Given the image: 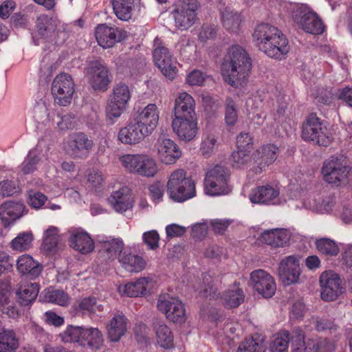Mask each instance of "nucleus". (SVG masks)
I'll return each mask as SVG.
<instances>
[{
	"label": "nucleus",
	"instance_id": "nucleus-1",
	"mask_svg": "<svg viewBox=\"0 0 352 352\" xmlns=\"http://www.w3.org/2000/svg\"><path fill=\"white\" fill-rule=\"evenodd\" d=\"M252 68V63L246 51L240 46L229 48L222 63L221 74L224 80L232 87L245 85Z\"/></svg>",
	"mask_w": 352,
	"mask_h": 352
},
{
	"label": "nucleus",
	"instance_id": "nucleus-2",
	"mask_svg": "<svg viewBox=\"0 0 352 352\" xmlns=\"http://www.w3.org/2000/svg\"><path fill=\"white\" fill-rule=\"evenodd\" d=\"M252 36L259 50L271 58L282 59L289 51V42L285 35L272 25H258Z\"/></svg>",
	"mask_w": 352,
	"mask_h": 352
},
{
	"label": "nucleus",
	"instance_id": "nucleus-3",
	"mask_svg": "<svg viewBox=\"0 0 352 352\" xmlns=\"http://www.w3.org/2000/svg\"><path fill=\"white\" fill-rule=\"evenodd\" d=\"M64 342H76L82 346H87L93 351L102 348L104 337L102 332L95 327L85 328L78 326H68L60 334Z\"/></svg>",
	"mask_w": 352,
	"mask_h": 352
},
{
	"label": "nucleus",
	"instance_id": "nucleus-4",
	"mask_svg": "<svg viewBox=\"0 0 352 352\" xmlns=\"http://www.w3.org/2000/svg\"><path fill=\"white\" fill-rule=\"evenodd\" d=\"M132 92L128 85L119 82L114 85L105 107L106 120L113 124L126 109Z\"/></svg>",
	"mask_w": 352,
	"mask_h": 352
},
{
	"label": "nucleus",
	"instance_id": "nucleus-5",
	"mask_svg": "<svg viewBox=\"0 0 352 352\" xmlns=\"http://www.w3.org/2000/svg\"><path fill=\"white\" fill-rule=\"evenodd\" d=\"M166 187L170 197L178 202H183L195 196V184L182 168L170 173Z\"/></svg>",
	"mask_w": 352,
	"mask_h": 352
},
{
	"label": "nucleus",
	"instance_id": "nucleus-6",
	"mask_svg": "<svg viewBox=\"0 0 352 352\" xmlns=\"http://www.w3.org/2000/svg\"><path fill=\"white\" fill-rule=\"evenodd\" d=\"M351 170L348 158L338 155L331 156L324 162L321 173L327 183L339 186L346 182Z\"/></svg>",
	"mask_w": 352,
	"mask_h": 352
},
{
	"label": "nucleus",
	"instance_id": "nucleus-7",
	"mask_svg": "<svg viewBox=\"0 0 352 352\" xmlns=\"http://www.w3.org/2000/svg\"><path fill=\"white\" fill-rule=\"evenodd\" d=\"M288 12L292 19L305 32L312 34H321L324 26L318 14L306 4L291 3Z\"/></svg>",
	"mask_w": 352,
	"mask_h": 352
},
{
	"label": "nucleus",
	"instance_id": "nucleus-8",
	"mask_svg": "<svg viewBox=\"0 0 352 352\" xmlns=\"http://www.w3.org/2000/svg\"><path fill=\"white\" fill-rule=\"evenodd\" d=\"M302 138L306 141L322 146H328L333 141L332 134L322 124L316 114H310L302 125Z\"/></svg>",
	"mask_w": 352,
	"mask_h": 352
},
{
	"label": "nucleus",
	"instance_id": "nucleus-9",
	"mask_svg": "<svg viewBox=\"0 0 352 352\" xmlns=\"http://www.w3.org/2000/svg\"><path fill=\"white\" fill-rule=\"evenodd\" d=\"M229 171L222 166L217 165L210 169L205 179L204 186L207 195L217 196L230 191L228 185Z\"/></svg>",
	"mask_w": 352,
	"mask_h": 352
},
{
	"label": "nucleus",
	"instance_id": "nucleus-10",
	"mask_svg": "<svg viewBox=\"0 0 352 352\" xmlns=\"http://www.w3.org/2000/svg\"><path fill=\"white\" fill-rule=\"evenodd\" d=\"M75 84L72 76L66 73L56 76L52 83V94L54 102L61 106L70 104L74 93Z\"/></svg>",
	"mask_w": 352,
	"mask_h": 352
},
{
	"label": "nucleus",
	"instance_id": "nucleus-11",
	"mask_svg": "<svg viewBox=\"0 0 352 352\" xmlns=\"http://www.w3.org/2000/svg\"><path fill=\"white\" fill-rule=\"evenodd\" d=\"M157 307L170 322L182 324L186 320L184 305L178 298L167 294L160 295Z\"/></svg>",
	"mask_w": 352,
	"mask_h": 352
},
{
	"label": "nucleus",
	"instance_id": "nucleus-12",
	"mask_svg": "<svg viewBox=\"0 0 352 352\" xmlns=\"http://www.w3.org/2000/svg\"><path fill=\"white\" fill-rule=\"evenodd\" d=\"M197 0H179L173 11L175 23L182 30L190 28L197 19Z\"/></svg>",
	"mask_w": 352,
	"mask_h": 352
},
{
	"label": "nucleus",
	"instance_id": "nucleus-13",
	"mask_svg": "<svg viewBox=\"0 0 352 352\" xmlns=\"http://www.w3.org/2000/svg\"><path fill=\"white\" fill-rule=\"evenodd\" d=\"M154 149L158 160L164 164H174L182 156V151L178 145L165 135H160L157 139Z\"/></svg>",
	"mask_w": 352,
	"mask_h": 352
},
{
	"label": "nucleus",
	"instance_id": "nucleus-14",
	"mask_svg": "<svg viewBox=\"0 0 352 352\" xmlns=\"http://www.w3.org/2000/svg\"><path fill=\"white\" fill-rule=\"evenodd\" d=\"M94 145L93 140L87 135L78 132L69 136L65 151L74 158L85 159L89 155Z\"/></svg>",
	"mask_w": 352,
	"mask_h": 352
},
{
	"label": "nucleus",
	"instance_id": "nucleus-15",
	"mask_svg": "<svg viewBox=\"0 0 352 352\" xmlns=\"http://www.w3.org/2000/svg\"><path fill=\"white\" fill-rule=\"evenodd\" d=\"M109 69L102 62H91L87 69V77L89 83L95 91H105L111 82L109 77Z\"/></svg>",
	"mask_w": 352,
	"mask_h": 352
},
{
	"label": "nucleus",
	"instance_id": "nucleus-16",
	"mask_svg": "<svg viewBox=\"0 0 352 352\" xmlns=\"http://www.w3.org/2000/svg\"><path fill=\"white\" fill-rule=\"evenodd\" d=\"M158 42L159 39L157 38L155 40V45L156 47L153 51L154 62L164 76L172 80L176 77L177 74L175 63L173 61L172 56L168 48L162 45L161 43H159V45L157 46Z\"/></svg>",
	"mask_w": 352,
	"mask_h": 352
},
{
	"label": "nucleus",
	"instance_id": "nucleus-17",
	"mask_svg": "<svg viewBox=\"0 0 352 352\" xmlns=\"http://www.w3.org/2000/svg\"><path fill=\"white\" fill-rule=\"evenodd\" d=\"M320 284L322 288L321 298L325 301H333L343 292L340 278L332 271L324 272L321 274Z\"/></svg>",
	"mask_w": 352,
	"mask_h": 352
},
{
	"label": "nucleus",
	"instance_id": "nucleus-18",
	"mask_svg": "<svg viewBox=\"0 0 352 352\" xmlns=\"http://www.w3.org/2000/svg\"><path fill=\"white\" fill-rule=\"evenodd\" d=\"M171 126L179 140L189 142L193 140L197 133V120L195 117L173 118Z\"/></svg>",
	"mask_w": 352,
	"mask_h": 352
},
{
	"label": "nucleus",
	"instance_id": "nucleus-19",
	"mask_svg": "<svg viewBox=\"0 0 352 352\" xmlns=\"http://www.w3.org/2000/svg\"><path fill=\"white\" fill-rule=\"evenodd\" d=\"M16 269L20 276L35 280L41 276L44 266L30 254H23L16 258Z\"/></svg>",
	"mask_w": 352,
	"mask_h": 352
},
{
	"label": "nucleus",
	"instance_id": "nucleus-20",
	"mask_svg": "<svg viewBox=\"0 0 352 352\" xmlns=\"http://www.w3.org/2000/svg\"><path fill=\"white\" fill-rule=\"evenodd\" d=\"M250 281L253 287L264 298L272 297L276 287L273 277L263 270H256L250 274Z\"/></svg>",
	"mask_w": 352,
	"mask_h": 352
},
{
	"label": "nucleus",
	"instance_id": "nucleus-21",
	"mask_svg": "<svg viewBox=\"0 0 352 352\" xmlns=\"http://www.w3.org/2000/svg\"><path fill=\"white\" fill-rule=\"evenodd\" d=\"M95 35L100 46L109 48L123 40L126 36V32L106 24H100L96 28Z\"/></svg>",
	"mask_w": 352,
	"mask_h": 352
},
{
	"label": "nucleus",
	"instance_id": "nucleus-22",
	"mask_svg": "<svg viewBox=\"0 0 352 352\" xmlns=\"http://www.w3.org/2000/svg\"><path fill=\"white\" fill-rule=\"evenodd\" d=\"M149 133L135 120L120 129L118 140L124 144L134 145L143 141Z\"/></svg>",
	"mask_w": 352,
	"mask_h": 352
},
{
	"label": "nucleus",
	"instance_id": "nucleus-23",
	"mask_svg": "<svg viewBox=\"0 0 352 352\" xmlns=\"http://www.w3.org/2000/svg\"><path fill=\"white\" fill-rule=\"evenodd\" d=\"M280 189L277 186L267 184L253 188L249 199L253 204H275L278 201Z\"/></svg>",
	"mask_w": 352,
	"mask_h": 352
},
{
	"label": "nucleus",
	"instance_id": "nucleus-24",
	"mask_svg": "<svg viewBox=\"0 0 352 352\" xmlns=\"http://www.w3.org/2000/svg\"><path fill=\"white\" fill-rule=\"evenodd\" d=\"M278 275L285 285L296 283L300 276V265L297 257L289 256L283 259L279 264Z\"/></svg>",
	"mask_w": 352,
	"mask_h": 352
},
{
	"label": "nucleus",
	"instance_id": "nucleus-25",
	"mask_svg": "<svg viewBox=\"0 0 352 352\" xmlns=\"http://www.w3.org/2000/svg\"><path fill=\"white\" fill-rule=\"evenodd\" d=\"M279 149L274 144H266L260 147L253 154V159L256 166L254 168L256 174H260L266 167L273 164L277 159Z\"/></svg>",
	"mask_w": 352,
	"mask_h": 352
},
{
	"label": "nucleus",
	"instance_id": "nucleus-26",
	"mask_svg": "<svg viewBox=\"0 0 352 352\" xmlns=\"http://www.w3.org/2000/svg\"><path fill=\"white\" fill-rule=\"evenodd\" d=\"M160 113L159 107L154 103H150L139 111L134 119L151 135L159 124Z\"/></svg>",
	"mask_w": 352,
	"mask_h": 352
},
{
	"label": "nucleus",
	"instance_id": "nucleus-27",
	"mask_svg": "<svg viewBox=\"0 0 352 352\" xmlns=\"http://www.w3.org/2000/svg\"><path fill=\"white\" fill-rule=\"evenodd\" d=\"M70 233V246L83 254H88L94 250V242L90 235L81 228H74Z\"/></svg>",
	"mask_w": 352,
	"mask_h": 352
},
{
	"label": "nucleus",
	"instance_id": "nucleus-28",
	"mask_svg": "<svg viewBox=\"0 0 352 352\" xmlns=\"http://www.w3.org/2000/svg\"><path fill=\"white\" fill-rule=\"evenodd\" d=\"M129 320L122 313H116L109 320L107 326L108 338L111 342H118L128 329Z\"/></svg>",
	"mask_w": 352,
	"mask_h": 352
},
{
	"label": "nucleus",
	"instance_id": "nucleus-29",
	"mask_svg": "<svg viewBox=\"0 0 352 352\" xmlns=\"http://www.w3.org/2000/svg\"><path fill=\"white\" fill-rule=\"evenodd\" d=\"M195 101L186 92H182L175 99L174 118L195 117Z\"/></svg>",
	"mask_w": 352,
	"mask_h": 352
},
{
	"label": "nucleus",
	"instance_id": "nucleus-30",
	"mask_svg": "<svg viewBox=\"0 0 352 352\" xmlns=\"http://www.w3.org/2000/svg\"><path fill=\"white\" fill-rule=\"evenodd\" d=\"M25 206L20 202L7 201L0 206V219L5 226H8L21 217Z\"/></svg>",
	"mask_w": 352,
	"mask_h": 352
},
{
	"label": "nucleus",
	"instance_id": "nucleus-31",
	"mask_svg": "<svg viewBox=\"0 0 352 352\" xmlns=\"http://www.w3.org/2000/svg\"><path fill=\"white\" fill-rule=\"evenodd\" d=\"M111 207L118 212H124L133 206V200L129 190L122 187L114 191L108 198Z\"/></svg>",
	"mask_w": 352,
	"mask_h": 352
},
{
	"label": "nucleus",
	"instance_id": "nucleus-32",
	"mask_svg": "<svg viewBox=\"0 0 352 352\" xmlns=\"http://www.w3.org/2000/svg\"><path fill=\"white\" fill-rule=\"evenodd\" d=\"M118 261L121 266L129 272H140L146 266L145 260L138 254H132L129 249L124 250L123 253L120 254Z\"/></svg>",
	"mask_w": 352,
	"mask_h": 352
},
{
	"label": "nucleus",
	"instance_id": "nucleus-33",
	"mask_svg": "<svg viewBox=\"0 0 352 352\" xmlns=\"http://www.w3.org/2000/svg\"><path fill=\"white\" fill-rule=\"evenodd\" d=\"M124 243L120 238H115L111 240L106 241L102 243L99 253L105 260L113 261L118 259L120 254L123 253Z\"/></svg>",
	"mask_w": 352,
	"mask_h": 352
},
{
	"label": "nucleus",
	"instance_id": "nucleus-34",
	"mask_svg": "<svg viewBox=\"0 0 352 352\" xmlns=\"http://www.w3.org/2000/svg\"><path fill=\"white\" fill-rule=\"evenodd\" d=\"M39 289L40 286L37 283L20 284L16 292L19 303L23 306L30 305L38 296Z\"/></svg>",
	"mask_w": 352,
	"mask_h": 352
},
{
	"label": "nucleus",
	"instance_id": "nucleus-35",
	"mask_svg": "<svg viewBox=\"0 0 352 352\" xmlns=\"http://www.w3.org/2000/svg\"><path fill=\"white\" fill-rule=\"evenodd\" d=\"M262 241L274 248L286 245L290 239L289 232L284 229L264 231L261 236Z\"/></svg>",
	"mask_w": 352,
	"mask_h": 352
},
{
	"label": "nucleus",
	"instance_id": "nucleus-36",
	"mask_svg": "<svg viewBox=\"0 0 352 352\" xmlns=\"http://www.w3.org/2000/svg\"><path fill=\"white\" fill-rule=\"evenodd\" d=\"M148 282L149 278H140L135 281L120 285L118 287V291L120 294L129 297L144 296L146 294Z\"/></svg>",
	"mask_w": 352,
	"mask_h": 352
},
{
	"label": "nucleus",
	"instance_id": "nucleus-37",
	"mask_svg": "<svg viewBox=\"0 0 352 352\" xmlns=\"http://www.w3.org/2000/svg\"><path fill=\"white\" fill-rule=\"evenodd\" d=\"M60 245L59 229L55 226H50L45 232L43 238L42 248L49 254H55Z\"/></svg>",
	"mask_w": 352,
	"mask_h": 352
},
{
	"label": "nucleus",
	"instance_id": "nucleus-38",
	"mask_svg": "<svg viewBox=\"0 0 352 352\" xmlns=\"http://www.w3.org/2000/svg\"><path fill=\"white\" fill-rule=\"evenodd\" d=\"M113 9L116 16L122 21H129L137 6V0H112Z\"/></svg>",
	"mask_w": 352,
	"mask_h": 352
},
{
	"label": "nucleus",
	"instance_id": "nucleus-39",
	"mask_svg": "<svg viewBox=\"0 0 352 352\" xmlns=\"http://www.w3.org/2000/svg\"><path fill=\"white\" fill-rule=\"evenodd\" d=\"M156 340L160 347L170 349L174 346V336L170 329L164 322H157L154 327Z\"/></svg>",
	"mask_w": 352,
	"mask_h": 352
},
{
	"label": "nucleus",
	"instance_id": "nucleus-40",
	"mask_svg": "<svg viewBox=\"0 0 352 352\" xmlns=\"http://www.w3.org/2000/svg\"><path fill=\"white\" fill-rule=\"evenodd\" d=\"M60 22L55 18L41 15L37 19V28L39 35L48 40L54 35L56 29Z\"/></svg>",
	"mask_w": 352,
	"mask_h": 352
},
{
	"label": "nucleus",
	"instance_id": "nucleus-41",
	"mask_svg": "<svg viewBox=\"0 0 352 352\" xmlns=\"http://www.w3.org/2000/svg\"><path fill=\"white\" fill-rule=\"evenodd\" d=\"M244 294L239 285L234 284L224 292L221 296L222 303L228 308L237 307L244 301Z\"/></svg>",
	"mask_w": 352,
	"mask_h": 352
},
{
	"label": "nucleus",
	"instance_id": "nucleus-42",
	"mask_svg": "<svg viewBox=\"0 0 352 352\" xmlns=\"http://www.w3.org/2000/svg\"><path fill=\"white\" fill-rule=\"evenodd\" d=\"M19 345V338L12 329L0 331V352H15Z\"/></svg>",
	"mask_w": 352,
	"mask_h": 352
},
{
	"label": "nucleus",
	"instance_id": "nucleus-43",
	"mask_svg": "<svg viewBox=\"0 0 352 352\" xmlns=\"http://www.w3.org/2000/svg\"><path fill=\"white\" fill-rule=\"evenodd\" d=\"M219 145L220 142L214 132L207 130L203 133L200 151L204 156H210L218 149Z\"/></svg>",
	"mask_w": 352,
	"mask_h": 352
},
{
	"label": "nucleus",
	"instance_id": "nucleus-44",
	"mask_svg": "<svg viewBox=\"0 0 352 352\" xmlns=\"http://www.w3.org/2000/svg\"><path fill=\"white\" fill-rule=\"evenodd\" d=\"M304 204L306 208L319 212H329L335 204V199L330 196L326 197L322 200L320 197H309L305 201Z\"/></svg>",
	"mask_w": 352,
	"mask_h": 352
},
{
	"label": "nucleus",
	"instance_id": "nucleus-45",
	"mask_svg": "<svg viewBox=\"0 0 352 352\" xmlns=\"http://www.w3.org/2000/svg\"><path fill=\"white\" fill-rule=\"evenodd\" d=\"M222 24L228 31L236 32L243 21L240 14L228 8L222 12Z\"/></svg>",
	"mask_w": 352,
	"mask_h": 352
},
{
	"label": "nucleus",
	"instance_id": "nucleus-46",
	"mask_svg": "<svg viewBox=\"0 0 352 352\" xmlns=\"http://www.w3.org/2000/svg\"><path fill=\"white\" fill-rule=\"evenodd\" d=\"M43 300L60 306H67L69 303L68 295L63 290L47 288L42 293Z\"/></svg>",
	"mask_w": 352,
	"mask_h": 352
},
{
	"label": "nucleus",
	"instance_id": "nucleus-47",
	"mask_svg": "<svg viewBox=\"0 0 352 352\" xmlns=\"http://www.w3.org/2000/svg\"><path fill=\"white\" fill-rule=\"evenodd\" d=\"M34 235L31 231L19 233L10 242V248L18 252L28 250L32 246Z\"/></svg>",
	"mask_w": 352,
	"mask_h": 352
},
{
	"label": "nucleus",
	"instance_id": "nucleus-48",
	"mask_svg": "<svg viewBox=\"0 0 352 352\" xmlns=\"http://www.w3.org/2000/svg\"><path fill=\"white\" fill-rule=\"evenodd\" d=\"M136 175L146 177H153L158 172L157 164L154 159L143 154Z\"/></svg>",
	"mask_w": 352,
	"mask_h": 352
},
{
	"label": "nucleus",
	"instance_id": "nucleus-49",
	"mask_svg": "<svg viewBox=\"0 0 352 352\" xmlns=\"http://www.w3.org/2000/svg\"><path fill=\"white\" fill-rule=\"evenodd\" d=\"M263 340L258 336L245 338L239 346L237 352H264Z\"/></svg>",
	"mask_w": 352,
	"mask_h": 352
},
{
	"label": "nucleus",
	"instance_id": "nucleus-50",
	"mask_svg": "<svg viewBox=\"0 0 352 352\" xmlns=\"http://www.w3.org/2000/svg\"><path fill=\"white\" fill-rule=\"evenodd\" d=\"M142 155V153L125 154L119 157V161L126 171L136 174Z\"/></svg>",
	"mask_w": 352,
	"mask_h": 352
},
{
	"label": "nucleus",
	"instance_id": "nucleus-51",
	"mask_svg": "<svg viewBox=\"0 0 352 352\" xmlns=\"http://www.w3.org/2000/svg\"><path fill=\"white\" fill-rule=\"evenodd\" d=\"M316 245L318 252L324 255L336 256L340 251L336 242L328 238L316 240Z\"/></svg>",
	"mask_w": 352,
	"mask_h": 352
},
{
	"label": "nucleus",
	"instance_id": "nucleus-52",
	"mask_svg": "<svg viewBox=\"0 0 352 352\" xmlns=\"http://www.w3.org/2000/svg\"><path fill=\"white\" fill-rule=\"evenodd\" d=\"M289 341V333L287 331L279 332L272 341L270 349L271 352H285L288 349Z\"/></svg>",
	"mask_w": 352,
	"mask_h": 352
},
{
	"label": "nucleus",
	"instance_id": "nucleus-53",
	"mask_svg": "<svg viewBox=\"0 0 352 352\" xmlns=\"http://www.w3.org/2000/svg\"><path fill=\"white\" fill-rule=\"evenodd\" d=\"M41 160L40 157L37 154L36 150H31L21 165V170L23 174H29L34 172L36 169V165Z\"/></svg>",
	"mask_w": 352,
	"mask_h": 352
},
{
	"label": "nucleus",
	"instance_id": "nucleus-54",
	"mask_svg": "<svg viewBox=\"0 0 352 352\" xmlns=\"http://www.w3.org/2000/svg\"><path fill=\"white\" fill-rule=\"evenodd\" d=\"M238 120L236 104L234 100L228 97L225 102V121L227 125L234 126Z\"/></svg>",
	"mask_w": 352,
	"mask_h": 352
},
{
	"label": "nucleus",
	"instance_id": "nucleus-55",
	"mask_svg": "<svg viewBox=\"0 0 352 352\" xmlns=\"http://www.w3.org/2000/svg\"><path fill=\"white\" fill-rule=\"evenodd\" d=\"M19 192L20 188L17 181L6 179L0 182V195L8 197Z\"/></svg>",
	"mask_w": 352,
	"mask_h": 352
},
{
	"label": "nucleus",
	"instance_id": "nucleus-56",
	"mask_svg": "<svg viewBox=\"0 0 352 352\" xmlns=\"http://www.w3.org/2000/svg\"><path fill=\"white\" fill-rule=\"evenodd\" d=\"M79 308L83 311L96 313L103 310V305L98 303L96 298L88 297L83 298L79 304Z\"/></svg>",
	"mask_w": 352,
	"mask_h": 352
},
{
	"label": "nucleus",
	"instance_id": "nucleus-57",
	"mask_svg": "<svg viewBox=\"0 0 352 352\" xmlns=\"http://www.w3.org/2000/svg\"><path fill=\"white\" fill-rule=\"evenodd\" d=\"M46 201L47 197L44 194L34 190H29L28 204L32 208L39 209L44 205Z\"/></svg>",
	"mask_w": 352,
	"mask_h": 352
},
{
	"label": "nucleus",
	"instance_id": "nucleus-58",
	"mask_svg": "<svg viewBox=\"0 0 352 352\" xmlns=\"http://www.w3.org/2000/svg\"><path fill=\"white\" fill-rule=\"evenodd\" d=\"M250 152L245 150L237 149L232 154V165L236 168H241L250 160Z\"/></svg>",
	"mask_w": 352,
	"mask_h": 352
},
{
	"label": "nucleus",
	"instance_id": "nucleus-59",
	"mask_svg": "<svg viewBox=\"0 0 352 352\" xmlns=\"http://www.w3.org/2000/svg\"><path fill=\"white\" fill-rule=\"evenodd\" d=\"M142 239L145 244L151 250H155L159 246L160 235L158 232L152 230L143 233Z\"/></svg>",
	"mask_w": 352,
	"mask_h": 352
},
{
	"label": "nucleus",
	"instance_id": "nucleus-60",
	"mask_svg": "<svg viewBox=\"0 0 352 352\" xmlns=\"http://www.w3.org/2000/svg\"><path fill=\"white\" fill-rule=\"evenodd\" d=\"M308 340L315 345L314 349L316 352H332L335 349L333 343L329 340Z\"/></svg>",
	"mask_w": 352,
	"mask_h": 352
},
{
	"label": "nucleus",
	"instance_id": "nucleus-61",
	"mask_svg": "<svg viewBox=\"0 0 352 352\" xmlns=\"http://www.w3.org/2000/svg\"><path fill=\"white\" fill-rule=\"evenodd\" d=\"M232 222L228 219H215L211 220L210 225L215 234H223Z\"/></svg>",
	"mask_w": 352,
	"mask_h": 352
},
{
	"label": "nucleus",
	"instance_id": "nucleus-62",
	"mask_svg": "<svg viewBox=\"0 0 352 352\" xmlns=\"http://www.w3.org/2000/svg\"><path fill=\"white\" fill-rule=\"evenodd\" d=\"M205 79L206 76L201 71L195 69L187 75L186 82L191 86H201Z\"/></svg>",
	"mask_w": 352,
	"mask_h": 352
},
{
	"label": "nucleus",
	"instance_id": "nucleus-63",
	"mask_svg": "<svg viewBox=\"0 0 352 352\" xmlns=\"http://www.w3.org/2000/svg\"><path fill=\"white\" fill-rule=\"evenodd\" d=\"M252 139L248 133H241L236 138L237 149L245 150L250 152Z\"/></svg>",
	"mask_w": 352,
	"mask_h": 352
},
{
	"label": "nucleus",
	"instance_id": "nucleus-64",
	"mask_svg": "<svg viewBox=\"0 0 352 352\" xmlns=\"http://www.w3.org/2000/svg\"><path fill=\"white\" fill-rule=\"evenodd\" d=\"M208 230L206 222L195 223L192 226L191 236L196 239L201 240L206 237Z\"/></svg>",
	"mask_w": 352,
	"mask_h": 352
}]
</instances>
